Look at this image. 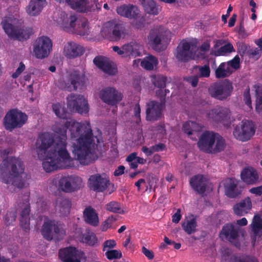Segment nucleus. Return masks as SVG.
I'll return each mask as SVG.
<instances>
[{
	"label": "nucleus",
	"mask_w": 262,
	"mask_h": 262,
	"mask_svg": "<svg viewBox=\"0 0 262 262\" xmlns=\"http://www.w3.org/2000/svg\"><path fill=\"white\" fill-rule=\"evenodd\" d=\"M69 129L72 139H76L77 144L74 145L73 152L75 158L81 164L86 165L92 160L90 157L92 147L95 144L94 136L90 123H81L70 119L63 125L56 129L59 135L55 142L53 152L43 159L42 167L47 172L57 169H66L74 166V160L67 150V132Z\"/></svg>",
	"instance_id": "obj_1"
},
{
	"label": "nucleus",
	"mask_w": 262,
	"mask_h": 262,
	"mask_svg": "<svg viewBox=\"0 0 262 262\" xmlns=\"http://www.w3.org/2000/svg\"><path fill=\"white\" fill-rule=\"evenodd\" d=\"M24 169V163L20 158L11 157L4 159L0 164V179L4 183L22 188L25 186L21 178Z\"/></svg>",
	"instance_id": "obj_2"
},
{
	"label": "nucleus",
	"mask_w": 262,
	"mask_h": 262,
	"mask_svg": "<svg viewBox=\"0 0 262 262\" xmlns=\"http://www.w3.org/2000/svg\"><path fill=\"white\" fill-rule=\"evenodd\" d=\"M88 81L85 75L77 70L69 72L65 78L58 82L59 88L69 92L83 89Z\"/></svg>",
	"instance_id": "obj_3"
},
{
	"label": "nucleus",
	"mask_w": 262,
	"mask_h": 262,
	"mask_svg": "<svg viewBox=\"0 0 262 262\" xmlns=\"http://www.w3.org/2000/svg\"><path fill=\"white\" fill-rule=\"evenodd\" d=\"M41 233L43 237L47 241H59L64 237L66 231L58 222L49 220L44 222Z\"/></svg>",
	"instance_id": "obj_4"
},
{
	"label": "nucleus",
	"mask_w": 262,
	"mask_h": 262,
	"mask_svg": "<svg viewBox=\"0 0 262 262\" xmlns=\"http://www.w3.org/2000/svg\"><path fill=\"white\" fill-rule=\"evenodd\" d=\"M54 143L53 134L45 132L39 134L35 143L36 152L39 159H43L53 152L52 146Z\"/></svg>",
	"instance_id": "obj_5"
},
{
	"label": "nucleus",
	"mask_w": 262,
	"mask_h": 262,
	"mask_svg": "<svg viewBox=\"0 0 262 262\" xmlns=\"http://www.w3.org/2000/svg\"><path fill=\"white\" fill-rule=\"evenodd\" d=\"M233 90L232 82L225 79L212 84L208 89V92L212 97L224 100L231 95Z\"/></svg>",
	"instance_id": "obj_6"
},
{
	"label": "nucleus",
	"mask_w": 262,
	"mask_h": 262,
	"mask_svg": "<svg viewBox=\"0 0 262 262\" xmlns=\"http://www.w3.org/2000/svg\"><path fill=\"white\" fill-rule=\"evenodd\" d=\"M28 116L17 109L10 110L5 115L4 125L5 128L12 131L15 128L21 127L27 121Z\"/></svg>",
	"instance_id": "obj_7"
},
{
	"label": "nucleus",
	"mask_w": 262,
	"mask_h": 262,
	"mask_svg": "<svg viewBox=\"0 0 262 262\" xmlns=\"http://www.w3.org/2000/svg\"><path fill=\"white\" fill-rule=\"evenodd\" d=\"M3 29L8 36L12 39L19 41L26 40L29 38L32 30L30 28H21L15 27L11 24L8 23L6 20L2 21Z\"/></svg>",
	"instance_id": "obj_8"
},
{
	"label": "nucleus",
	"mask_w": 262,
	"mask_h": 262,
	"mask_svg": "<svg viewBox=\"0 0 262 262\" xmlns=\"http://www.w3.org/2000/svg\"><path fill=\"white\" fill-rule=\"evenodd\" d=\"M52 41L47 36H42L37 38L33 45V52L38 59L47 57L52 51Z\"/></svg>",
	"instance_id": "obj_9"
},
{
	"label": "nucleus",
	"mask_w": 262,
	"mask_h": 262,
	"mask_svg": "<svg viewBox=\"0 0 262 262\" xmlns=\"http://www.w3.org/2000/svg\"><path fill=\"white\" fill-rule=\"evenodd\" d=\"M254 133V125L249 120L242 121L235 126L233 132L234 137L242 141L249 140Z\"/></svg>",
	"instance_id": "obj_10"
},
{
	"label": "nucleus",
	"mask_w": 262,
	"mask_h": 262,
	"mask_svg": "<svg viewBox=\"0 0 262 262\" xmlns=\"http://www.w3.org/2000/svg\"><path fill=\"white\" fill-rule=\"evenodd\" d=\"M67 99L68 107L71 111L81 114L89 112L88 103L83 96L71 94L68 96Z\"/></svg>",
	"instance_id": "obj_11"
},
{
	"label": "nucleus",
	"mask_w": 262,
	"mask_h": 262,
	"mask_svg": "<svg viewBox=\"0 0 262 262\" xmlns=\"http://www.w3.org/2000/svg\"><path fill=\"white\" fill-rule=\"evenodd\" d=\"M100 99L110 105H115L122 99V95L113 87H107L101 90L99 93Z\"/></svg>",
	"instance_id": "obj_12"
},
{
	"label": "nucleus",
	"mask_w": 262,
	"mask_h": 262,
	"mask_svg": "<svg viewBox=\"0 0 262 262\" xmlns=\"http://www.w3.org/2000/svg\"><path fill=\"white\" fill-rule=\"evenodd\" d=\"M216 139V134L213 132L205 131L198 142L199 149L207 153H212L213 146Z\"/></svg>",
	"instance_id": "obj_13"
},
{
	"label": "nucleus",
	"mask_w": 262,
	"mask_h": 262,
	"mask_svg": "<svg viewBox=\"0 0 262 262\" xmlns=\"http://www.w3.org/2000/svg\"><path fill=\"white\" fill-rule=\"evenodd\" d=\"M67 18L68 17H67ZM76 21L78 23V25H80L81 29L79 31L80 35H84L87 33L88 30V21L85 18H82L80 20H77V18L75 15H71L70 17V23L69 19L63 20L62 23L61 24V27L63 29L69 32L70 29H74L76 26Z\"/></svg>",
	"instance_id": "obj_14"
},
{
	"label": "nucleus",
	"mask_w": 262,
	"mask_h": 262,
	"mask_svg": "<svg viewBox=\"0 0 262 262\" xmlns=\"http://www.w3.org/2000/svg\"><path fill=\"white\" fill-rule=\"evenodd\" d=\"M107 29H110L112 31L113 37L115 40H119L121 38L124 37L126 34L125 26L121 21L113 20L107 22L103 27L102 32H106Z\"/></svg>",
	"instance_id": "obj_15"
},
{
	"label": "nucleus",
	"mask_w": 262,
	"mask_h": 262,
	"mask_svg": "<svg viewBox=\"0 0 262 262\" xmlns=\"http://www.w3.org/2000/svg\"><path fill=\"white\" fill-rule=\"evenodd\" d=\"M82 254L75 247L70 246L59 250V257L63 262H80Z\"/></svg>",
	"instance_id": "obj_16"
},
{
	"label": "nucleus",
	"mask_w": 262,
	"mask_h": 262,
	"mask_svg": "<svg viewBox=\"0 0 262 262\" xmlns=\"http://www.w3.org/2000/svg\"><path fill=\"white\" fill-rule=\"evenodd\" d=\"M110 180L106 178L102 177L100 174L90 176L89 179V188L96 192H102L108 187Z\"/></svg>",
	"instance_id": "obj_17"
},
{
	"label": "nucleus",
	"mask_w": 262,
	"mask_h": 262,
	"mask_svg": "<svg viewBox=\"0 0 262 262\" xmlns=\"http://www.w3.org/2000/svg\"><path fill=\"white\" fill-rule=\"evenodd\" d=\"M163 105L156 101H150L146 104V119L155 121L161 117Z\"/></svg>",
	"instance_id": "obj_18"
},
{
	"label": "nucleus",
	"mask_w": 262,
	"mask_h": 262,
	"mask_svg": "<svg viewBox=\"0 0 262 262\" xmlns=\"http://www.w3.org/2000/svg\"><path fill=\"white\" fill-rule=\"evenodd\" d=\"M116 12L121 16L128 19H137L140 14V10L133 4H124L116 8Z\"/></svg>",
	"instance_id": "obj_19"
},
{
	"label": "nucleus",
	"mask_w": 262,
	"mask_h": 262,
	"mask_svg": "<svg viewBox=\"0 0 262 262\" xmlns=\"http://www.w3.org/2000/svg\"><path fill=\"white\" fill-rule=\"evenodd\" d=\"M225 194L230 198L238 196L242 193L243 187L238 184V181L234 178H228L224 184Z\"/></svg>",
	"instance_id": "obj_20"
},
{
	"label": "nucleus",
	"mask_w": 262,
	"mask_h": 262,
	"mask_svg": "<svg viewBox=\"0 0 262 262\" xmlns=\"http://www.w3.org/2000/svg\"><path fill=\"white\" fill-rule=\"evenodd\" d=\"M230 110L226 107L217 106L208 113V117L216 122H227L230 119Z\"/></svg>",
	"instance_id": "obj_21"
},
{
	"label": "nucleus",
	"mask_w": 262,
	"mask_h": 262,
	"mask_svg": "<svg viewBox=\"0 0 262 262\" xmlns=\"http://www.w3.org/2000/svg\"><path fill=\"white\" fill-rule=\"evenodd\" d=\"M84 51L83 47L80 45L70 41L64 45L63 53L67 58H73L81 56Z\"/></svg>",
	"instance_id": "obj_22"
},
{
	"label": "nucleus",
	"mask_w": 262,
	"mask_h": 262,
	"mask_svg": "<svg viewBox=\"0 0 262 262\" xmlns=\"http://www.w3.org/2000/svg\"><path fill=\"white\" fill-rule=\"evenodd\" d=\"M191 45L189 42L182 41L178 46L176 58L180 61L187 62L191 59L192 53L190 51Z\"/></svg>",
	"instance_id": "obj_23"
},
{
	"label": "nucleus",
	"mask_w": 262,
	"mask_h": 262,
	"mask_svg": "<svg viewBox=\"0 0 262 262\" xmlns=\"http://www.w3.org/2000/svg\"><path fill=\"white\" fill-rule=\"evenodd\" d=\"M207 179L201 174L194 176L190 180V184L192 189L202 196L207 188Z\"/></svg>",
	"instance_id": "obj_24"
},
{
	"label": "nucleus",
	"mask_w": 262,
	"mask_h": 262,
	"mask_svg": "<svg viewBox=\"0 0 262 262\" xmlns=\"http://www.w3.org/2000/svg\"><path fill=\"white\" fill-rule=\"evenodd\" d=\"M26 197L27 198L24 200V208L21 211L19 220L20 226L25 232L30 230V206L28 195Z\"/></svg>",
	"instance_id": "obj_25"
},
{
	"label": "nucleus",
	"mask_w": 262,
	"mask_h": 262,
	"mask_svg": "<svg viewBox=\"0 0 262 262\" xmlns=\"http://www.w3.org/2000/svg\"><path fill=\"white\" fill-rule=\"evenodd\" d=\"M94 63L104 73L109 75H114L117 72V69L113 67V62L109 61L106 58L98 56L94 58Z\"/></svg>",
	"instance_id": "obj_26"
},
{
	"label": "nucleus",
	"mask_w": 262,
	"mask_h": 262,
	"mask_svg": "<svg viewBox=\"0 0 262 262\" xmlns=\"http://www.w3.org/2000/svg\"><path fill=\"white\" fill-rule=\"evenodd\" d=\"M238 236V229L232 223H227L223 226L220 233L221 238L224 237L231 243L237 240Z\"/></svg>",
	"instance_id": "obj_27"
},
{
	"label": "nucleus",
	"mask_w": 262,
	"mask_h": 262,
	"mask_svg": "<svg viewBox=\"0 0 262 262\" xmlns=\"http://www.w3.org/2000/svg\"><path fill=\"white\" fill-rule=\"evenodd\" d=\"M251 208V200L248 196L241 200L233 207L234 213L238 216L245 215L250 211Z\"/></svg>",
	"instance_id": "obj_28"
},
{
	"label": "nucleus",
	"mask_w": 262,
	"mask_h": 262,
	"mask_svg": "<svg viewBox=\"0 0 262 262\" xmlns=\"http://www.w3.org/2000/svg\"><path fill=\"white\" fill-rule=\"evenodd\" d=\"M143 47L136 41H132L124 45L125 57L135 58L141 56Z\"/></svg>",
	"instance_id": "obj_29"
},
{
	"label": "nucleus",
	"mask_w": 262,
	"mask_h": 262,
	"mask_svg": "<svg viewBox=\"0 0 262 262\" xmlns=\"http://www.w3.org/2000/svg\"><path fill=\"white\" fill-rule=\"evenodd\" d=\"M241 177L242 180L248 184H255L259 179L257 171L251 167L244 168L241 173Z\"/></svg>",
	"instance_id": "obj_30"
},
{
	"label": "nucleus",
	"mask_w": 262,
	"mask_h": 262,
	"mask_svg": "<svg viewBox=\"0 0 262 262\" xmlns=\"http://www.w3.org/2000/svg\"><path fill=\"white\" fill-rule=\"evenodd\" d=\"M71 202L67 198H58L55 202L56 210L63 216L68 215L70 212L71 208Z\"/></svg>",
	"instance_id": "obj_31"
},
{
	"label": "nucleus",
	"mask_w": 262,
	"mask_h": 262,
	"mask_svg": "<svg viewBox=\"0 0 262 262\" xmlns=\"http://www.w3.org/2000/svg\"><path fill=\"white\" fill-rule=\"evenodd\" d=\"M84 221L87 224L97 227L99 225V217L95 210L91 206L87 207L83 211Z\"/></svg>",
	"instance_id": "obj_32"
},
{
	"label": "nucleus",
	"mask_w": 262,
	"mask_h": 262,
	"mask_svg": "<svg viewBox=\"0 0 262 262\" xmlns=\"http://www.w3.org/2000/svg\"><path fill=\"white\" fill-rule=\"evenodd\" d=\"M46 3V0H31L27 11L30 15L35 16L39 13Z\"/></svg>",
	"instance_id": "obj_33"
},
{
	"label": "nucleus",
	"mask_w": 262,
	"mask_h": 262,
	"mask_svg": "<svg viewBox=\"0 0 262 262\" xmlns=\"http://www.w3.org/2000/svg\"><path fill=\"white\" fill-rule=\"evenodd\" d=\"M197 222L193 215L182 223V227L188 234H191L196 231Z\"/></svg>",
	"instance_id": "obj_34"
},
{
	"label": "nucleus",
	"mask_w": 262,
	"mask_h": 262,
	"mask_svg": "<svg viewBox=\"0 0 262 262\" xmlns=\"http://www.w3.org/2000/svg\"><path fill=\"white\" fill-rule=\"evenodd\" d=\"M80 241L90 246H94L97 243L98 238L94 232L87 230L82 234Z\"/></svg>",
	"instance_id": "obj_35"
},
{
	"label": "nucleus",
	"mask_w": 262,
	"mask_h": 262,
	"mask_svg": "<svg viewBox=\"0 0 262 262\" xmlns=\"http://www.w3.org/2000/svg\"><path fill=\"white\" fill-rule=\"evenodd\" d=\"M71 7L78 12H85L87 9L88 0H66Z\"/></svg>",
	"instance_id": "obj_36"
},
{
	"label": "nucleus",
	"mask_w": 262,
	"mask_h": 262,
	"mask_svg": "<svg viewBox=\"0 0 262 262\" xmlns=\"http://www.w3.org/2000/svg\"><path fill=\"white\" fill-rule=\"evenodd\" d=\"M70 188L69 193L76 191L80 189L82 186L81 178L76 175H69Z\"/></svg>",
	"instance_id": "obj_37"
},
{
	"label": "nucleus",
	"mask_w": 262,
	"mask_h": 262,
	"mask_svg": "<svg viewBox=\"0 0 262 262\" xmlns=\"http://www.w3.org/2000/svg\"><path fill=\"white\" fill-rule=\"evenodd\" d=\"M158 64V59L152 55L145 57L141 62V66L147 70H153Z\"/></svg>",
	"instance_id": "obj_38"
},
{
	"label": "nucleus",
	"mask_w": 262,
	"mask_h": 262,
	"mask_svg": "<svg viewBox=\"0 0 262 262\" xmlns=\"http://www.w3.org/2000/svg\"><path fill=\"white\" fill-rule=\"evenodd\" d=\"M141 2L146 13L154 15L159 13L156 4L153 0H141Z\"/></svg>",
	"instance_id": "obj_39"
},
{
	"label": "nucleus",
	"mask_w": 262,
	"mask_h": 262,
	"mask_svg": "<svg viewBox=\"0 0 262 262\" xmlns=\"http://www.w3.org/2000/svg\"><path fill=\"white\" fill-rule=\"evenodd\" d=\"M52 109L54 113L58 118L63 119L68 118L69 113L62 104L59 103L53 104Z\"/></svg>",
	"instance_id": "obj_40"
},
{
	"label": "nucleus",
	"mask_w": 262,
	"mask_h": 262,
	"mask_svg": "<svg viewBox=\"0 0 262 262\" xmlns=\"http://www.w3.org/2000/svg\"><path fill=\"white\" fill-rule=\"evenodd\" d=\"M69 175L62 176L58 180L57 188L59 190L69 193L70 188Z\"/></svg>",
	"instance_id": "obj_41"
},
{
	"label": "nucleus",
	"mask_w": 262,
	"mask_h": 262,
	"mask_svg": "<svg viewBox=\"0 0 262 262\" xmlns=\"http://www.w3.org/2000/svg\"><path fill=\"white\" fill-rule=\"evenodd\" d=\"M163 35L161 33L150 32L149 39L151 42L153 48L157 50L159 45L161 44Z\"/></svg>",
	"instance_id": "obj_42"
},
{
	"label": "nucleus",
	"mask_w": 262,
	"mask_h": 262,
	"mask_svg": "<svg viewBox=\"0 0 262 262\" xmlns=\"http://www.w3.org/2000/svg\"><path fill=\"white\" fill-rule=\"evenodd\" d=\"M17 216V212L16 209H13L11 210L8 211L4 217V222L6 226L12 225L15 221Z\"/></svg>",
	"instance_id": "obj_43"
},
{
	"label": "nucleus",
	"mask_w": 262,
	"mask_h": 262,
	"mask_svg": "<svg viewBox=\"0 0 262 262\" xmlns=\"http://www.w3.org/2000/svg\"><path fill=\"white\" fill-rule=\"evenodd\" d=\"M256 95L255 109L258 114H262V85L258 86L256 90Z\"/></svg>",
	"instance_id": "obj_44"
},
{
	"label": "nucleus",
	"mask_w": 262,
	"mask_h": 262,
	"mask_svg": "<svg viewBox=\"0 0 262 262\" xmlns=\"http://www.w3.org/2000/svg\"><path fill=\"white\" fill-rule=\"evenodd\" d=\"M106 209L110 212L123 214L124 211L121 209L120 203L115 201H112L106 205Z\"/></svg>",
	"instance_id": "obj_45"
},
{
	"label": "nucleus",
	"mask_w": 262,
	"mask_h": 262,
	"mask_svg": "<svg viewBox=\"0 0 262 262\" xmlns=\"http://www.w3.org/2000/svg\"><path fill=\"white\" fill-rule=\"evenodd\" d=\"M234 51L232 45L231 43L228 42L224 46H221L215 52L214 54L215 56L224 55L226 53H231Z\"/></svg>",
	"instance_id": "obj_46"
},
{
	"label": "nucleus",
	"mask_w": 262,
	"mask_h": 262,
	"mask_svg": "<svg viewBox=\"0 0 262 262\" xmlns=\"http://www.w3.org/2000/svg\"><path fill=\"white\" fill-rule=\"evenodd\" d=\"M166 77L161 75L155 76L152 81L154 85L159 89H164L166 86Z\"/></svg>",
	"instance_id": "obj_47"
},
{
	"label": "nucleus",
	"mask_w": 262,
	"mask_h": 262,
	"mask_svg": "<svg viewBox=\"0 0 262 262\" xmlns=\"http://www.w3.org/2000/svg\"><path fill=\"white\" fill-rule=\"evenodd\" d=\"M216 144L213 148L212 152L215 153L223 150L225 147V140L222 137L216 134Z\"/></svg>",
	"instance_id": "obj_48"
},
{
	"label": "nucleus",
	"mask_w": 262,
	"mask_h": 262,
	"mask_svg": "<svg viewBox=\"0 0 262 262\" xmlns=\"http://www.w3.org/2000/svg\"><path fill=\"white\" fill-rule=\"evenodd\" d=\"M194 68L198 69L199 71V77L208 78L210 75L209 63H206L203 66H196Z\"/></svg>",
	"instance_id": "obj_49"
},
{
	"label": "nucleus",
	"mask_w": 262,
	"mask_h": 262,
	"mask_svg": "<svg viewBox=\"0 0 262 262\" xmlns=\"http://www.w3.org/2000/svg\"><path fill=\"white\" fill-rule=\"evenodd\" d=\"M230 262H258L253 257L246 256L243 257L232 256L230 258Z\"/></svg>",
	"instance_id": "obj_50"
},
{
	"label": "nucleus",
	"mask_w": 262,
	"mask_h": 262,
	"mask_svg": "<svg viewBox=\"0 0 262 262\" xmlns=\"http://www.w3.org/2000/svg\"><path fill=\"white\" fill-rule=\"evenodd\" d=\"M105 255L109 260L120 258L122 256L121 252L117 250H107Z\"/></svg>",
	"instance_id": "obj_51"
},
{
	"label": "nucleus",
	"mask_w": 262,
	"mask_h": 262,
	"mask_svg": "<svg viewBox=\"0 0 262 262\" xmlns=\"http://www.w3.org/2000/svg\"><path fill=\"white\" fill-rule=\"evenodd\" d=\"M225 62L221 63L218 68L215 70V77L218 79L224 78L227 77V74L225 72Z\"/></svg>",
	"instance_id": "obj_52"
},
{
	"label": "nucleus",
	"mask_w": 262,
	"mask_h": 262,
	"mask_svg": "<svg viewBox=\"0 0 262 262\" xmlns=\"http://www.w3.org/2000/svg\"><path fill=\"white\" fill-rule=\"evenodd\" d=\"M252 228L254 231L262 229V219L258 215H254L252 223Z\"/></svg>",
	"instance_id": "obj_53"
},
{
	"label": "nucleus",
	"mask_w": 262,
	"mask_h": 262,
	"mask_svg": "<svg viewBox=\"0 0 262 262\" xmlns=\"http://www.w3.org/2000/svg\"><path fill=\"white\" fill-rule=\"evenodd\" d=\"M243 100H244L245 103L250 109H251L252 108V102H251V96L250 94V88L249 87L247 88L244 92Z\"/></svg>",
	"instance_id": "obj_54"
},
{
	"label": "nucleus",
	"mask_w": 262,
	"mask_h": 262,
	"mask_svg": "<svg viewBox=\"0 0 262 262\" xmlns=\"http://www.w3.org/2000/svg\"><path fill=\"white\" fill-rule=\"evenodd\" d=\"M198 57L204 60L206 63H209L212 61L213 65L215 66V58L214 57H210L209 56L205 53L199 52Z\"/></svg>",
	"instance_id": "obj_55"
},
{
	"label": "nucleus",
	"mask_w": 262,
	"mask_h": 262,
	"mask_svg": "<svg viewBox=\"0 0 262 262\" xmlns=\"http://www.w3.org/2000/svg\"><path fill=\"white\" fill-rule=\"evenodd\" d=\"M227 63L234 70H236L239 68V63H240L239 58L237 55H236L232 60L228 61Z\"/></svg>",
	"instance_id": "obj_56"
},
{
	"label": "nucleus",
	"mask_w": 262,
	"mask_h": 262,
	"mask_svg": "<svg viewBox=\"0 0 262 262\" xmlns=\"http://www.w3.org/2000/svg\"><path fill=\"white\" fill-rule=\"evenodd\" d=\"M156 95L157 97L160 99L161 102H159V103H162V105L164 106L165 103L166 94H164L163 89H159L157 90L156 92Z\"/></svg>",
	"instance_id": "obj_57"
},
{
	"label": "nucleus",
	"mask_w": 262,
	"mask_h": 262,
	"mask_svg": "<svg viewBox=\"0 0 262 262\" xmlns=\"http://www.w3.org/2000/svg\"><path fill=\"white\" fill-rule=\"evenodd\" d=\"M25 66L23 62L19 63V67L16 70L15 72L12 75V77L13 78H17L20 74L25 70Z\"/></svg>",
	"instance_id": "obj_58"
},
{
	"label": "nucleus",
	"mask_w": 262,
	"mask_h": 262,
	"mask_svg": "<svg viewBox=\"0 0 262 262\" xmlns=\"http://www.w3.org/2000/svg\"><path fill=\"white\" fill-rule=\"evenodd\" d=\"M182 130L184 133L189 136L192 135L191 121H187L183 124Z\"/></svg>",
	"instance_id": "obj_59"
},
{
	"label": "nucleus",
	"mask_w": 262,
	"mask_h": 262,
	"mask_svg": "<svg viewBox=\"0 0 262 262\" xmlns=\"http://www.w3.org/2000/svg\"><path fill=\"white\" fill-rule=\"evenodd\" d=\"M116 242L114 239H109L106 241L103 244V250L106 251V248H113L116 246Z\"/></svg>",
	"instance_id": "obj_60"
},
{
	"label": "nucleus",
	"mask_w": 262,
	"mask_h": 262,
	"mask_svg": "<svg viewBox=\"0 0 262 262\" xmlns=\"http://www.w3.org/2000/svg\"><path fill=\"white\" fill-rule=\"evenodd\" d=\"M151 146L154 152L163 151L166 147L165 145L162 143H159Z\"/></svg>",
	"instance_id": "obj_61"
},
{
	"label": "nucleus",
	"mask_w": 262,
	"mask_h": 262,
	"mask_svg": "<svg viewBox=\"0 0 262 262\" xmlns=\"http://www.w3.org/2000/svg\"><path fill=\"white\" fill-rule=\"evenodd\" d=\"M182 215L181 214V209H177L176 212L172 216V221L174 223H178L181 220Z\"/></svg>",
	"instance_id": "obj_62"
},
{
	"label": "nucleus",
	"mask_w": 262,
	"mask_h": 262,
	"mask_svg": "<svg viewBox=\"0 0 262 262\" xmlns=\"http://www.w3.org/2000/svg\"><path fill=\"white\" fill-rule=\"evenodd\" d=\"M142 251L145 256L149 259H152L154 258V254L151 250L146 249L145 247H143L142 248Z\"/></svg>",
	"instance_id": "obj_63"
},
{
	"label": "nucleus",
	"mask_w": 262,
	"mask_h": 262,
	"mask_svg": "<svg viewBox=\"0 0 262 262\" xmlns=\"http://www.w3.org/2000/svg\"><path fill=\"white\" fill-rule=\"evenodd\" d=\"M250 192L255 194L257 195H261L262 194V185L256 187H253L249 190Z\"/></svg>",
	"instance_id": "obj_64"
}]
</instances>
